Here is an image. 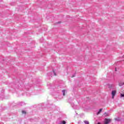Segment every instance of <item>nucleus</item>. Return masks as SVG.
Instances as JSON below:
<instances>
[{"mask_svg": "<svg viewBox=\"0 0 124 124\" xmlns=\"http://www.w3.org/2000/svg\"><path fill=\"white\" fill-rule=\"evenodd\" d=\"M105 116L106 117H107V116H108V114H107V113H106V112L105 113Z\"/></svg>", "mask_w": 124, "mask_h": 124, "instance_id": "1a4fd4ad", "label": "nucleus"}, {"mask_svg": "<svg viewBox=\"0 0 124 124\" xmlns=\"http://www.w3.org/2000/svg\"><path fill=\"white\" fill-rule=\"evenodd\" d=\"M54 72V73L55 76H56V75H56V73H55V72Z\"/></svg>", "mask_w": 124, "mask_h": 124, "instance_id": "9d476101", "label": "nucleus"}, {"mask_svg": "<svg viewBox=\"0 0 124 124\" xmlns=\"http://www.w3.org/2000/svg\"><path fill=\"white\" fill-rule=\"evenodd\" d=\"M84 123L85 124H90V123H89V121H85Z\"/></svg>", "mask_w": 124, "mask_h": 124, "instance_id": "39448f33", "label": "nucleus"}, {"mask_svg": "<svg viewBox=\"0 0 124 124\" xmlns=\"http://www.w3.org/2000/svg\"><path fill=\"white\" fill-rule=\"evenodd\" d=\"M62 92L63 93V96L65 95V92H66L65 90H62Z\"/></svg>", "mask_w": 124, "mask_h": 124, "instance_id": "20e7f679", "label": "nucleus"}, {"mask_svg": "<svg viewBox=\"0 0 124 124\" xmlns=\"http://www.w3.org/2000/svg\"><path fill=\"white\" fill-rule=\"evenodd\" d=\"M110 122H111V119H110L106 118L105 119V124H108Z\"/></svg>", "mask_w": 124, "mask_h": 124, "instance_id": "f03ea898", "label": "nucleus"}, {"mask_svg": "<svg viewBox=\"0 0 124 124\" xmlns=\"http://www.w3.org/2000/svg\"><path fill=\"white\" fill-rule=\"evenodd\" d=\"M116 93H117V91H116V90L112 91V92H111L112 98L114 99V97H115V96L116 95Z\"/></svg>", "mask_w": 124, "mask_h": 124, "instance_id": "f257e3e1", "label": "nucleus"}, {"mask_svg": "<svg viewBox=\"0 0 124 124\" xmlns=\"http://www.w3.org/2000/svg\"><path fill=\"white\" fill-rule=\"evenodd\" d=\"M121 97H124V94H121Z\"/></svg>", "mask_w": 124, "mask_h": 124, "instance_id": "0eeeda50", "label": "nucleus"}, {"mask_svg": "<svg viewBox=\"0 0 124 124\" xmlns=\"http://www.w3.org/2000/svg\"><path fill=\"white\" fill-rule=\"evenodd\" d=\"M102 111V108H101L99 109V111L97 113V115H99L100 114V112Z\"/></svg>", "mask_w": 124, "mask_h": 124, "instance_id": "7ed1b4c3", "label": "nucleus"}, {"mask_svg": "<svg viewBox=\"0 0 124 124\" xmlns=\"http://www.w3.org/2000/svg\"><path fill=\"white\" fill-rule=\"evenodd\" d=\"M97 124H100V123H98Z\"/></svg>", "mask_w": 124, "mask_h": 124, "instance_id": "9b49d317", "label": "nucleus"}, {"mask_svg": "<svg viewBox=\"0 0 124 124\" xmlns=\"http://www.w3.org/2000/svg\"><path fill=\"white\" fill-rule=\"evenodd\" d=\"M124 84V82H123L122 84L120 83L119 86H120V87H122V86H123Z\"/></svg>", "mask_w": 124, "mask_h": 124, "instance_id": "423d86ee", "label": "nucleus"}, {"mask_svg": "<svg viewBox=\"0 0 124 124\" xmlns=\"http://www.w3.org/2000/svg\"><path fill=\"white\" fill-rule=\"evenodd\" d=\"M22 114H26V111H24V110H23V111H22Z\"/></svg>", "mask_w": 124, "mask_h": 124, "instance_id": "6e6552de", "label": "nucleus"}]
</instances>
